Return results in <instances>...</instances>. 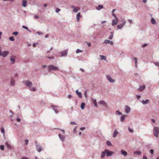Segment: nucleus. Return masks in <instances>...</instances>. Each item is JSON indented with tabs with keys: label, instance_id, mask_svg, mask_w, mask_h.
<instances>
[{
	"label": "nucleus",
	"instance_id": "1",
	"mask_svg": "<svg viewBox=\"0 0 159 159\" xmlns=\"http://www.w3.org/2000/svg\"><path fill=\"white\" fill-rule=\"evenodd\" d=\"M58 70L59 68L53 65H49L48 66V70L49 71H50L52 70Z\"/></svg>",
	"mask_w": 159,
	"mask_h": 159
},
{
	"label": "nucleus",
	"instance_id": "2",
	"mask_svg": "<svg viewBox=\"0 0 159 159\" xmlns=\"http://www.w3.org/2000/svg\"><path fill=\"white\" fill-rule=\"evenodd\" d=\"M22 83L25 85L28 88H30L32 85V83L29 80H23L22 81Z\"/></svg>",
	"mask_w": 159,
	"mask_h": 159
},
{
	"label": "nucleus",
	"instance_id": "3",
	"mask_svg": "<svg viewBox=\"0 0 159 159\" xmlns=\"http://www.w3.org/2000/svg\"><path fill=\"white\" fill-rule=\"evenodd\" d=\"M153 133L154 136L157 137L159 133V128L157 127H154V129H153Z\"/></svg>",
	"mask_w": 159,
	"mask_h": 159
},
{
	"label": "nucleus",
	"instance_id": "4",
	"mask_svg": "<svg viewBox=\"0 0 159 159\" xmlns=\"http://www.w3.org/2000/svg\"><path fill=\"white\" fill-rule=\"evenodd\" d=\"M104 153H106V155H107V157H111L114 153V152H112L109 151L107 149L104 150V151H103Z\"/></svg>",
	"mask_w": 159,
	"mask_h": 159
},
{
	"label": "nucleus",
	"instance_id": "5",
	"mask_svg": "<svg viewBox=\"0 0 159 159\" xmlns=\"http://www.w3.org/2000/svg\"><path fill=\"white\" fill-rule=\"evenodd\" d=\"M9 54V52L7 51H4L2 52L1 51L0 55L4 57H5Z\"/></svg>",
	"mask_w": 159,
	"mask_h": 159
},
{
	"label": "nucleus",
	"instance_id": "6",
	"mask_svg": "<svg viewBox=\"0 0 159 159\" xmlns=\"http://www.w3.org/2000/svg\"><path fill=\"white\" fill-rule=\"evenodd\" d=\"M98 104L100 105H102L103 107H107L108 104L107 103L104 101L102 100L98 102Z\"/></svg>",
	"mask_w": 159,
	"mask_h": 159
},
{
	"label": "nucleus",
	"instance_id": "7",
	"mask_svg": "<svg viewBox=\"0 0 159 159\" xmlns=\"http://www.w3.org/2000/svg\"><path fill=\"white\" fill-rule=\"evenodd\" d=\"M68 49H66L65 50L61 52L60 53L62 57H66L67 56V53H68Z\"/></svg>",
	"mask_w": 159,
	"mask_h": 159
},
{
	"label": "nucleus",
	"instance_id": "8",
	"mask_svg": "<svg viewBox=\"0 0 159 159\" xmlns=\"http://www.w3.org/2000/svg\"><path fill=\"white\" fill-rule=\"evenodd\" d=\"M103 43L105 44H109L111 45H113V42L112 41H110L109 40H104V41H103Z\"/></svg>",
	"mask_w": 159,
	"mask_h": 159
},
{
	"label": "nucleus",
	"instance_id": "9",
	"mask_svg": "<svg viewBox=\"0 0 159 159\" xmlns=\"http://www.w3.org/2000/svg\"><path fill=\"white\" fill-rule=\"evenodd\" d=\"M106 77H107V79L109 82L111 83H114L115 81L114 79H112L110 76L108 75H107V76H106Z\"/></svg>",
	"mask_w": 159,
	"mask_h": 159
},
{
	"label": "nucleus",
	"instance_id": "10",
	"mask_svg": "<svg viewBox=\"0 0 159 159\" xmlns=\"http://www.w3.org/2000/svg\"><path fill=\"white\" fill-rule=\"evenodd\" d=\"M58 107L57 106H51V108L53 110V111L55 112V113L56 114H58L59 112V111H58V110L56 109L58 108Z\"/></svg>",
	"mask_w": 159,
	"mask_h": 159
},
{
	"label": "nucleus",
	"instance_id": "11",
	"mask_svg": "<svg viewBox=\"0 0 159 159\" xmlns=\"http://www.w3.org/2000/svg\"><path fill=\"white\" fill-rule=\"evenodd\" d=\"M125 113L126 114L129 113L130 112V111H131V108H130V107L128 106V105H126L125 106Z\"/></svg>",
	"mask_w": 159,
	"mask_h": 159
},
{
	"label": "nucleus",
	"instance_id": "12",
	"mask_svg": "<svg viewBox=\"0 0 159 159\" xmlns=\"http://www.w3.org/2000/svg\"><path fill=\"white\" fill-rule=\"evenodd\" d=\"M58 137L59 138L60 140L62 142H63L64 140H65V136L64 135H61V134H59Z\"/></svg>",
	"mask_w": 159,
	"mask_h": 159
},
{
	"label": "nucleus",
	"instance_id": "13",
	"mask_svg": "<svg viewBox=\"0 0 159 159\" xmlns=\"http://www.w3.org/2000/svg\"><path fill=\"white\" fill-rule=\"evenodd\" d=\"M125 21H123V23L121 24L120 25H118L117 28L118 29H121L125 25Z\"/></svg>",
	"mask_w": 159,
	"mask_h": 159
},
{
	"label": "nucleus",
	"instance_id": "14",
	"mask_svg": "<svg viewBox=\"0 0 159 159\" xmlns=\"http://www.w3.org/2000/svg\"><path fill=\"white\" fill-rule=\"evenodd\" d=\"M118 19H112V22H111V25L114 26L115 25H117L118 24Z\"/></svg>",
	"mask_w": 159,
	"mask_h": 159
},
{
	"label": "nucleus",
	"instance_id": "15",
	"mask_svg": "<svg viewBox=\"0 0 159 159\" xmlns=\"http://www.w3.org/2000/svg\"><path fill=\"white\" fill-rule=\"evenodd\" d=\"M15 57L14 56H11L10 58V60L11 62V64H13L15 62Z\"/></svg>",
	"mask_w": 159,
	"mask_h": 159
},
{
	"label": "nucleus",
	"instance_id": "16",
	"mask_svg": "<svg viewBox=\"0 0 159 159\" xmlns=\"http://www.w3.org/2000/svg\"><path fill=\"white\" fill-rule=\"evenodd\" d=\"M36 150H37L38 152H40L42 150V147L39 145H36Z\"/></svg>",
	"mask_w": 159,
	"mask_h": 159
},
{
	"label": "nucleus",
	"instance_id": "17",
	"mask_svg": "<svg viewBox=\"0 0 159 159\" xmlns=\"http://www.w3.org/2000/svg\"><path fill=\"white\" fill-rule=\"evenodd\" d=\"M10 84L11 86H15V83L14 79H11L10 81Z\"/></svg>",
	"mask_w": 159,
	"mask_h": 159
},
{
	"label": "nucleus",
	"instance_id": "18",
	"mask_svg": "<svg viewBox=\"0 0 159 159\" xmlns=\"http://www.w3.org/2000/svg\"><path fill=\"white\" fill-rule=\"evenodd\" d=\"M1 132L3 134V137H4V139H5V131L3 127L1 128Z\"/></svg>",
	"mask_w": 159,
	"mask_h": 159
},
{
	"label": "nucleus",
	"instance_id": "19",
	"mask_svg": "<svg viewBox=\"0 0 159 159\" xmlns=\"http://www.w3.org/2000/svg\"><path fill=\"white\" fill-rule=\"evenodd\" d=\"M91 100H92L93 103V104H94L95 107H98V105H97L96 100L95 99L93 98H91Z\"/></svg>",
	"mask_w": 159,
	"mask_h": 159
},
{
	"label": "nucleus",
	"instance_id": "20",
	"mask_svg": "<svg viewBox=\"0 0 159 159\" xmlns=\"http://www.w3.org/2000/svg\"><path fill=\"white\" fill-rule=\"evenodd\" d=\"M118 134V132L116 130V129H115L113 132V134H112V137L113 138H115L116 137V136Z\"/></svg>",
	"mask_w": 159,
	"mask_h": 159
},
{
	"label": "nucleus",
	"instance_id": "21",
	"mask_svg": "<svg viewBox=\"0 0 159 159\" xmlns=\"http://www.w3.org/2000/svg\"><path fill=\"white\" fill-rule=\"evenodd\" d=\"M149 100L147 99L145 100H143L141 101V103L143 105H146L149 103Z\"/></svg>",
	"mask_w": 159,
	"mask_h": 159
},
{
	"label": "nucleus",
	"instance_id": "22",
	"mask_svg": "<svg viewBox=\"0 0 159 159\" xmlns=\"http://www.w3.org/2000/svg\"><path fill=\"white\" fill-rule=\"evenodd\" d=\"M76 94H77V95L79 97L81 98L82 97V96L81 93L80 92H79V91L78 90H76Z\"/></svg>",
	"mask_w": 159,
	"mask_h": 159
},
{
	"label": "nucleus",
	"instance_id": "23",
	"mask_svg": "<svg viewBox=\"0 0 159 159\" xmlns=\"http://www.w3.org/2000/svg\"><path fill=\"white\" fill-rule=\"evenodd\" d=\"M120 152H121V154L123 155L124 156L126 157L127 156V152H126L125 150H122L120 151Z\"/></svg>",
	"mask_w": 159,
	"mask_h": 159
},
{
	"label": "nucleus",
	"instance_id": "24",
	"mask_svg": "<svg viewBox=\"0 0 159 159\" xmlns=\"http://www.w3.org/2000/svg\"><path fill=\"white\" fill-rule=\"evenodd\" d=\"M126 117V116L125 115H123L121 116V117H120V121H121V122H123L124 121V120Z\"/></svg>",
	"mask_w": 159,
	"mask_h": 159
},
{
	"label": "nucleus",
	"instance_id": "25",
	"mask_svg": "<svg viewBox=\"0 0 159 159\" xmlns=\"http://www.w3.org/2000/svg\"><path fill=\"white\" fill-rule=\"evenodd\" d=\"M71 8L73 9V11L75 13L77 12L78 11V9L77 8H76L74 6H71Z\"/></svg>",
	"mask_w": 159,
	"mask_h": 159
},
{
	"label": "nucleus",
	"instance_id": "26",
	"mask_svg": "<svg viewBox=\"0 0 159 159\" xmlns=\"http://www.w3.org/2000/svg\"><path fill=\"white\" fill-rule=\"evenodd\" d=\"M96 9H97L98 11H99L101 9L103 8V6L102 5H99L97 7H96Z\"/></svg>",
	"mask_w": 159,
	"mask_h": 159
},
{
	"label": "nucleus",
	"instance_id": "27",
	"mask_svg": "<svg viewBox=\"0 0 159 159\" xmlns=\"http://www.w3.org/2000/svg\"><path fill=\"white\" fill-rule=\"evenodd\" d=\"M99 56H100V60H106V57H105L104 56L101 55H100Z\"/></svg>",
	"mask_w": 159,
	"mask_h": 159
},
{
	"label": "nucleus",
	"instance_id": "28",
	"mask_svg": "<svg viewBox=\"0 0 159 159\" xmlns=\"http://www.w3.org/2000/svg\"><path fill=\"white\" fill-rule=\"evenodd\" d=\"M81 17V15L80 13H79L77 14V16H76V19H77V21H79V18Z\"/></svg>",
	"mask_w": 159,
	"mask_h": 159
},
{
	"label": "nucleus",
	"instance_id": "29",
	"mask_svg": "<svg viewBox=\"0 0 159 159\" xmlns=\"http://www.w3.org/2000/svg\"><path fill=\"white\" fill-rule=\"evenodd\" d=\"M145 88V85L141 86L139 87V91H142Z\"/></svg>",
	"mask_w": 159,
	"mask_h": 159
},
{
	"label": "nucleus",
	"instance_id": "30",
	"mask_svg": "<svg viewBox=\"0 0 159 159\" xmlns=\"http://www.w3.org/2000/svg\"><path fill=\"white\" fill-rule=\"evenodd\" d=\"M22 5L23 7H26V0H23V1H22Z\"/></svg>",
	"mask_w": 159,
	"mask_h": 159
},
{
	"label": "nucleus",
	"instance_id": "31",
	"mask_svg": "<svg viewBox=\"0 0 159 159\" xmlns=\"http://www.w3.org/2000/svg\"><path fill=\"white\" fill-rule=\"evenodd\" d=\"M151 22L152 24V25H155L156 24V21L153 18H152L151 20Z\"/></svg>",
	"mask_w": 159,
	"mask_h": 159
},
{
	"label": "nucleus",
	"instance_id": "32",
	"mask_svg": "<svg viewBox=\"0 0 159 159\" xmlns=\"http://www.w3.org/2000/svg\"><path fill=\"white\" fill-rule=\"evenodd\" d=\"M85 105V103L84 102H82L81 103V105H80V108H81V110H83L84 109Z\"/></svg>",
	"mask_w": 159,
	"mask_h": 159
},
{
	"label": "nucleus",
	"instance_id": "33",
	"mask_svg": "<svg viewBox=\"0 0 159 159\" xmlns=\"http://www.w3.org/2000/svg\"><path fill=\"white\" fill-rule=\"evenodd\" d=\"M106 155V153H104L103 151L101 153V158H102L104 157Z\"/></svg>",
	"mask_w": 159,
	"mask_h": 159
},
{
	"label": "nucleus",
	"instance_id": "34",
	"mask_svg": "<svg viewBox=\"0 0 159 159\" xmlns=\"http://www.w3.org/2000/svg\"><path fill=\"white\" fill-rule=\"evenodd\" d=\"M110 33L111 35L109 37V39H112L113 37V32H111Z\"/></svg>",
	"mask_w": 159,
	"mask_h": 159
},
{
	"label": "nucleus",
	"instance_id": "35",
	"mask_svg": "<svg viewBox=\"0 0 159 159\" xmlns=\"http://www.w3.org/2000/svg\"><path fill=\"white\" fill-rule=\"evenodd\" d=\"M5 145L7 146V147L9 148H11V145L9 144L8 142H5Z\"/></svg>",
	"mask_w": 159,
	"mask_h": 159
},
{
	"label": "nucleus",
	"instance_id": "36",
	"mask_svg": "<svg viewBox=\"0 0 159 159\" xmlns=\"http://www.w3.org/2000/svg\"><path fill=\"white\" fill-rule=\"evenodd\" d=\"M133 59H134V61H135V66L137 67V60H138V59L135 57H134Z\"/></svg>",
	"mask_w": 159,
	"mask_h": 159
},
{
	"label": "nucleus",
	"instance_id": "37",
	"mask_svg": "<svg viewBox=\"0 0 159 159\" xmlns=\"http://www.w3.org/2000/svg\"><path fill=\"white\" fill-rule=\"evenodd\" d=\"M115 112H116V114L120 116L122 115V113L118 111H116Z\"/></svg>",
	"mask_w": 159,
	"mask_h": 159
},
{
	"label": "nucleus",
	"instance_id": "38",
	"mask_svg": "<svg viewBox=\"0 0 159 159\" xmlns=\"http://www.w3.org/2000/svg\"><path fill=\"white\" fill-rule=\"evenodd\" d=\"M107 145L108 146H111V142L108 140L107 141Z\"/></svg>",
	"mask_w": 159,
	"mask_h": 159
},
{
	"label": "nucleus",
	"instance_id": "39",
	"mask_svg": "<svg viewBox=\"0 0 159 159\" xmlns=\"http://www.w3.org/2000/svg\"><path fill=\"white\" fill-rule=\"evenodd\" d=\"M29 90L31 91H35L36 90V89L35 87H33L32 88H29Z\"/></svg>",
	"mask_w": 159,
	"mask_h": 159
},
{
	"label": "nucleus",
	"instance_id": "40",
	"mask_svg": "<svg viewBox=\"0 0 159 159\" xmlns=\"http://www.w3.org/2000/svg\"><path fill=\"white\" fill-rule=\"evenodd\" d=\"M154 64L157 66L159 68V62H154Z\"/></svg>",
	"mask_w": 159,
	"mask_h": 159
},
{
	"label": "nucleus",
	"instance_id": "41",
	"mask_svg": "<svg viewBox=\"0 0 159 159\" xmlns=\"http://www.w3.org/2000/svg\"><path fill=\"white\" fill-rule=\"evenodd\" d=\"M9 39L10 40L12 41H14V38L13 37H11L9 38Z\"/></svg>",
	"mask_w": 159,
	"mask_h": 159
},
{
	"label": "nucleus",
	"instance_id": "42",
	"mask_svg": "<svg viewBox=\"0 0 159 159\" xmlns=\"http://www.w3.org/2000/svg\"><path fill=\"white\" fill-rule=\"evenodd\" d=\"M148 45V43H144L142 45V47L143 48H145L146 47H147Z\"/></svg>",
	"mask_w": 159,
	"mask_h": 159
},
{
	"label": "nucleus",
	"instance_id": "43",
	"mask_svg": "<svg viewBox=\"0 0 159 159\" xmlns=\"http://www.w3.org/2000/svg\"><path fill=\"white\" fill-rule=\"evenodd\" d=\"M128 130H129V132L130 133H132L134 132L133 130L130 129L129 127V128H128Z\"/></svg>",
	"mask_w": 159,
	"mask_h": 159
},
{
	"label": "nucleus",
	"instance_id": "44",
	"mask_svg": "<svg viewBox=\"0 0 159 159\" xmlns=\"http://www.w3.org/2000/svg\"><path fill=\"white\" fill-rule=\"evenodd\" d=\"M135 154H137L139 155H140L141 154V152L140 151H135L134 152Z\"/></svg>",
	"mask_w": 159,
	"mask_h": 159
},
{
	"label": "nucleus",
	"instance_id": "45",
	"mask_svg": "<svg viewBox=\"0 0 159 159\" xmlns=\"http://www.w3.org/2000/svg\"><path fill=\"white\" fill-rule=\"evenodd\" d=\"M82 52V50L79 49H77L76 50V52L77 53H78Z\"/></svg>",
	"mask_w": 159,
	"mask_h": 159
},
{
	"label": "nucleus",
	"instance_id": "46",
	"mask_svg": "<svg viewBox=\"0 0 159 159\" xmlns=\"http://www.w3.org/2000/svg\"><path fill=\"white\" fill-rule=\"evenodd\" d=\"M60 11H61V10L58 8H57L56 9V12L57 13L60 12Z\"/></svg>",
	"mask_w": 159,
	"mask_h": 159
},
{
	"label": "nucleus",
	"instance_id": "47",
	"mask_svg": "<svg viewBox=\"0 0 159 159\" xmlns=\"http://www.w3.org/2000/svg\"><path fill=\"white\" fill-rule=\"evenodd\" d=\"M18 34V32H14L12 34V35H14L15 36H16Z\"/></svg>",
	"mask_w": 159,
	"mask_h": 159
},
{
	"label": "nucleus",
	"instance_id": "48",
	"mask_svg": "<svg viewBox=\"0 0 159 159\" xmlns=\"http://www.w3.org/2000/svg\"><path fill=\"white\" fill-rule=\"evenodd\" d=\"M76 128H77V127L76 126V127H75V128H74V129H73V133H74V134H75L76 133Z\"/></svg>",
	"mask_w": 159,
	"mask_h": 159
},
{
	"label": "nucleus",
	"instance_id": "49",
	"mask_svg": "<svg viewBox=\"0 0 159 159\" xmlns=\"http://www.w3.org/2000/svg\"><path fill=\"white\" fill-rule=\"evenodd\" d=\"M85 43H87V45H88V47H89L90 46H91V43L90 42H86Z\"/></svg>",
	"mask_w": 159,
	"mask_h": 159
},
{
	"label": "nucleus",
	"instance_id": "50",
	"mask_svg": "<svg viewBox=\"0 0 159 159\" xmlns=\"http://www.w3.org/2000/svg\"><path fill=\"white\" fill-rule=\"evenodd\" d=\"M112 16H113V17L115 18V19H118V17L116 16L115 14H114V13L112 14Z\"/></svg>",
	"mask_w": 159,
	"mask_h": 159
},
{
	"label": "nucleus",
	"instance_id": "51",
	"mask_svg": "<svg viewBox=\"0 0 159 159\" xmlns=\"http://www.w3.org/2000/svg\"><path fill=\"white\" fill-rule=\"evenodd\" d=\"M4 145H0V149L1 150H3L4 149Z\"/></svg>",
	"mask_w": 159,
	"mask_h": 159
},
{
	"label": "nucleus",
	"instance_id": "52",
	"mask_svg": "<svg viewBox=\"0 0 159 159\" xmlns=\"http://www.w3.org/2000/svg\"><path fill=\"white\" fill-rule=\"evenodd\" d=\"M22 28H24V29H26L27 30H29V29H28V27L25 26V25H23L22 26Z\"/></svg>",
	"mask_w": 159,
	"mask_h": 159
},
{
	"label": "nucleus",
	"instance_id": "53",
	"mask_svg": "<svg viewBox=\"0 0 159 159\" xmlns=\"http://www.w3.org/2000/svg\"><path fill=\"white\" fill-rule=\"evenodd\" d=\"M150 152L151 154L152 155L153 154V149H150Z\"/></svg>",
	"mask_w": 159,
	"mask_h": 159
},
{
	"label": "nucleus",
	"instance_id": "54",
	"mask_svg": "<svg viewBox=\"0 0 159 159\" xmlns=\"http://www.w3.org/2000/svg\"><path fill=\"white\" fill-rule=\"evenodd\" d=\"M48 58L49 59H54V57L52 56L51 57H48Z\"/></svg>",
	"mask_w": 159,
	"mask_h": 159
},
{
	"label": "nucleus",
	"instance_id": "55",
	"mask_svg": "<svg viewBox=\"0 0 159 159\" xmlns=\"http://www.w3.org/2000/svg\"><path fill=\"white\" fill-rule=\"evenodd\" d=\"M59 129L61 130L62 133H63V134H64V132H65V130L64 129Z\"/></svg>",
	"mask_w": 159,
	"mask_h": 159
},
{
	"label": "nucleus",
	"instance_id": "56",
	"mask_svg": "<svg viewBox=\"0 0 159 159\" xmlns=\"http://www.w3.org/2000/svg\"><path fill=\"white\" fill-rule=\"evenodd\" d=\"M37 34L39 35H42L43 34L42 33L39 31L37 32Z\"/></svg>",
	"mask_w": 159,
	"mask_h": 159
},
{
	"label": "nucleus",
	"instance_id": "57",
	"mask_svg": "<svg viewBox=\"0 0 159 159\" xmlns=\"http://www.w3.org/2000/svg\"><path fill=\"white\" fill-rule=\"evenodd\" d=\"M70 124L72 125H76V123L74 121H71L70 122Z\"/></svg>",
	"mask_w": 159,
	"mask_h": 159
},
{
	"label": "nucleus",
	"instance_id": "58",
	"mask_svg": "<svg viewBox=\"0 0 159 159\" xmlns=\"http://www.w3.org/2000/svg\"><path fill=\"white\" fill-rule=\"evenodd\" d=\"M25 143L26 145H27L29 143V140L27 139L25 140Z\"/></svg>",
	"mask_w": 159,
	"mask_h": 159
},
{
	"label": "nucleus",
	"instance_id": "59",
	"mask_svg": "<svg viewBox=\"0 0 159 159\" xmlns=\"http://www.w3.org/2000/svg\"><path fill=\"white\" fill-rule=\"evenodd\" d=\"M68 98H69V99H70L72 98V95H71L69 94L68 95Z\"/></svg>",
	"mask_w": 159,
	"mask_h": 159
},
{
	"label": "nucleus",
	"instance_id": "60",
	"mask_svg": "<svg viewBox=\"0 0 159 159\" xmlns=\"http://www.w3.org/2000/svg\"><path fill=\"white\" fill-rule=\"evenodd\" d=\"M38 43H33V44H32V46H33V47H35L36 46V45L38 44Z\"/></svg>",
	"mask_w": 159,
	"mask_h": 159
},
{
	"label": "nucleus",
	"instance_id": "61",
	"mask_svg": "<svg viewBox=\"0 0 159 159\" xmlns=\"http://www.w3.org/2000/svg\"><path fill=\"white\" fill-rule=\"evenodd\" d=\"M128 21H129V23L130 24H131L132 22V20L131 19H128Z\"/></svg>",
	"mask_w": 159,
	"mask_h": 159
},
{
	"label": "nucleus",
	"instance_id": "62",
	"mask_svg": "<svg viewBox=\"0 0 159 159\" xmlns=\"http://www.w3.org/2000/svg\"><path fill=\"white\" fill-rule=\"evenodd\" d=\"M85 127H81L80 128V130H83L85 129Z\"/></svg>",
	"mask_w": 159,
	"mask_h": 159
},
{
	"label": "nucleus",
	"instance_id": "63",
	"mask_svg": "<svg viewBox=\"0 0 159 159\" xmlns=\"http://www.w3.org/2000/svg\"><path fill=\"white\" fill-rule=\"evenodd\" d=\"M17 121L19 122L20 121V118H16Z\"/></svg>",
	"mask_w": 159,
	"mask_h": 159
},
{
	"label": "nucleus",
	"instance_id": "64",
	"mask_svg": "<svg viewBox=\"0 0 159 159\" xmlns=\"http://www.w3.org/2000/svg\"><path fill=\"white\" fill-rule=\"evenodd\" d=\"M143 159H147V157L145 156H143Z\"/></svg>",
	"mask_w": 159,
	"mask_h": 159
}]
</instances>
